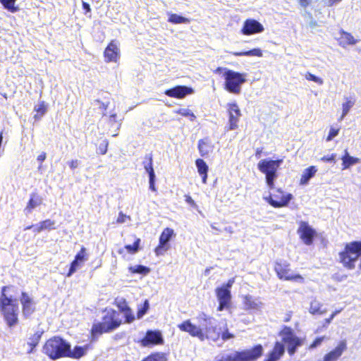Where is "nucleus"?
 Listing matches in <instances>:
<instances>
[{"label": "nucleus", "instance_id": "nucleus-1", "mask_svg": "<svg viewBox=\"0 0 361 361\" xmlns=\"http://www.w3.org/2000/svg\"><path fill=\"white\" fill-rule=\"evenodd\" d=\"M198 325L192 324L190 319L178 325V329L188 333L192 337H197L203 341L205 339L217 341L221 335V326L214 324V319L204 313L197 317Z\"/></svg>", "mask_w": 361, "mask_h": 361}, {"label": "nucleus", "instance_id": "nucleus-2", "mask_svg": "<svg viewBox=\"0 0 361 361\" xmlns=\"http://www.w3.org/2000/svg\"><path fill=\"white\" fill-rule=\"evenodd\" d=\"M12 286H4L0 296V311L10 327L17 324L18 319V305L16 299L13 298Z\"/></svg>", "mask_w": 361, "mask_h": 361}, {"label": "nucleus", "instance_id": "nucleus-3", "mask_svg": "<svg viewBox=\"0 0 361 361\" xmlns=\"http://www.w3.org/2000/svg\"><path fill=\"white\" fill-rule=\"evenodd\" d=\"M215 74L221 75L224 79V88L233 94L241 92L242 85L247 81V73H240L225 67H218L214 71Z\"/></svg>", "mask_w": 361, "mask_h": 361}, {"label": "nucleus", "instance_id": "nucleus-4", "mask_svg": "<svg viewBox=\"0 0 361 361\" xmlns=\"http://www.w3.org/2000/svg\"><path fill=\"white\" fill-rule=\"evenodd\" d=\"M121 323L119 314L114 310L109 309L105 311L102 322L94 324L92 328L93 337L103 333L111 331L118 328Z\"/></svg>", "mask_w": 361, "mask_h": 361}, {"label": "nucleus", "instance_id": "nucleus-5", "mask_svg": "<svg viewBox=\"0 0 361 361\" xmlns=\"http://www.w3.org/2000/svg\"><path fill=\"white\" fill-rule=\"evenodd\" d=\"M68 343L59 336H54L46 341L42 352L51 360L66 357Z\"/></svg>", "mask_w": 361, "mask_h": 361}, {"label": "nucleus", "instance_id": "nucleus-6", "mask_svg": "<svg viewBox=\"0 0 361 361\" xmlns=\"http://www.w3.org/2000/svg\"><path fill=\"white\" fill-rule=\"evenodd\" d=\"M283 159L270 160L264 159L257 164V168L261 173L265 175L266 183L269 188L274 187V180L277 178V171L280 168Z\"/></svg>", "mask_w": 361, "mask_h": 361}, {"label": "nucleus", "instance_id": "nucleus-7", "mask_svg": "<svg viewBox=\"0 0 361 361\" xmlns=\"http://www.w3.org/2000/svg\"><path fill=\"white\" fill-rule=\"evenodd\" d=\"M340 260L343 264L352 269L355 262L361 256V242H352L345 245V250L340 253Z\"/></svg>", "mask_w": 361, "mask_h": 361}, {"label": "nucleus", "instance_id": "nucleus-8", "mask_svg": "<svg viewBox=\"0 0 361 361\" xmlns=\"http://www.w3.org/2000/svg\"><path fill=\"white\" fill-rule=\"evenodd\" d=\"M235 283V279H230L226 283L222 284L215 290L217 300L219 302L218 311H223L230 307L231 301V288Z\"/></svg>", "mask_w": 361, "mask_h": 361}, {"label": "nucleus", "instance_id": "nucleus-9", "mask_svg": "<svg viewBox=\"0 0 361 361\" xmlns=\"http://www.w3.org/2000/svg\"><path fill=\"white\" fill-rule=\"evenodd\" d=\"M280 336L282 341L286 345L287 350L290 355L295 353L296 348L304 344L305 338L296 336L293 331L290 328L285 326L280 332Z\"/></svg>", "mask_w": 361, "mask_h": 361}, {"label": "nucleus", "instance_id": "nucleus-10", "mask_svg": "<svg viewBox=\"0 0 361 361\" xmlns=\"http://www.w3.org/2000/svg\"><path fill=\"white\" fill-rule=\"evenodd\" d=\"M293 199L290 193L286 192L281 189L276 190L273 194L264 197V200L275 208L286 207Z\"/></svg>", "mask_w": 361, "mask_h": 361}, {"label": "nucleus", "instance_id": "nucleus-11", "mask_svg": "<svg viewBox=\"0 0 361 361\" xmlns=\"http://www.w3.org/2000/svg\"><path fill=\"white\" fill-rule=\"evenodd\" d=\"M275 271L280 279L294 281L300 283L304 281V279L301 275L295 273L289 268V264L277 263L275 266Z\"/></svg>", "mask_w": 361, "mask_h": 361}, {"label": "nucleus", "instance_id": "nucleus-12", "mask_svg": "<svg viewBox=\"0 0 361 361\" xmlns=\"http://www.w3.org/2000/svg\"><path fill=\"white\" fill-rule=\"evenodd\" d=\"M226 109L228 115V130H235L238 128V122L242 116L240 107L235 102H232L226 104Z\"/></svg>", "mask_w": 361, "mask_h": 361}, {"label": "nucleus", "instance_id": "nucleus-13", "mask_svg": "<svg viewBox=\"0 0 361 361\" xmlns=\"http://www.w3.org/2000/svg\"><path fill=\"white\" fill-rule=\"evenodd\" d=\"M175 235L174 231L170 228L164 229L159 236V245L155 248L154 252L157 256L163 255L170 247L168 243Z\"/></svg>", "mask_w": 361, "mask_h": 361}, {"label": "nucleus", "instance_id": "nucleus-14", "mask_svg": "<svg viewBox=\"0 0 361 361\" xmlns=\"http://www.w3.org/2000/svg\"><path fill=\"white\" fill-rule=\"evenodd\" d=\"M263 353V348L261 345H257L252 349H247L241 352H234L236 361H249L254 360L259 357Z\"/></svg>", "mask_w": 361, "mask_h": 361}, {"label": "nucleus", "instance_id": "nucleus-15", "mask_svg": "<svg viewBox=\"0 0 361 361\" xmlns=\"http://www.w3.org/2000/svg\"><path fill=\"white\" fill-rule=\"evenodd\" d=\"M264 27L262 24L255 19H247L244 21L241 33L244 35H252L264 32Z\"/></svg>", "mask_w": 361, "mask_h": 361}, {"label": "nucleus", "instance_id": "nucleus-16", "mask_svg": "<svg viewBox=\"0 0 361 361\" xmlns=\"http://www.w3.org/2000/svg\"><path fill=\"white\" fill-rule=\"evenodd\" d=\"M298 233L302 242L310 245L312 243L313 238L316 235V231L305 221H300Z\"/></svg>", "mask_w": 361, "mask_h": 361}, {"label": "nucleus", "instance_id": "nucleus-17", "mask_svg": "<svg viewBox=\"0 0 361 361\" xmlns=\"http://www.w3.org/2000/svg\"><path fill=\"white\" fill-rule=\"evenodd\" d=\"M104 55L106 62H118L121 56L119 43L116 40H112L105 49Z\"/></svg>", "mask_w": 361, "mask_h": 361}, {"label": "nucleus", "instance_id": "nucleus-18", "mask_svg": "<svg viewBox=\"0 0 361 361\" xmlns=\"http://www.w3.org/2000/svg\"><path fill=\"white\" fill-rule=\"evenodd\" d=\"M242 304L245 310H261L264 307L263 302L259 298H255L247 294L241 296Z\"/></svg>", "mask_w": 361, "mask_h": 361}, {"label": "nucleus", "instance_id": "nucleus-19", "mask_svg": "<svg viewBox=\"0 0 361 361\" xmlns=\"http://www.w3.org/2000/svg\"><path fill=\"white\" fill-rule=\"evenodd\" d=\"M163 342L164 339L159 331H148L140 343L142 346L148 347L152 345L162 344Z\"/></svg>", "mask_w": 361, "mask_h": 361}, {"label": "nucleus", "instance_id": "nucleus-20", "mask_svg": "<svg viewBox=\"0 0 361 361\" xmlns=\"http://www.w3.org/2000/svg\"><path fill=\"white\" fill-rule=\"evenodd\" d=\"M194 92V90L192 87L187 86H176L173 88L166 90L164 94L168 97L183 99L185 96L192 94Z\"/></svg>", "mask_w": 361, "mask_h": 361}, {"label": "nucleus", "instance_id": "nucleus-21", "mask_svg": "<svg viewBox=\"0 0 361 361\" xmlns=\"http://www.w3.org/2000/svg\"><path fill=\"white\" fill-rule=\"evenodd\" d=\"M23 314L25 317H30L35 310V303L32 298L26 293H22L20 298Z\"/></svg>", "mask_w": 361, "mask_h": 361}, {"label": "nucleus", "instance_id": "nucleus-22", "mask_svg": "<svg viewBox=\"0 0 361 361\" xmlns=\"http://www.w3.org/2000/svg\"><path fill=\"white\" fill-rule=\"evenodd\" d=\"M347 348L345 341H341L337 346L326 354L323 358V361H336Z\"/></svg>", "mask_w": 361, "mask_h": 361}, {"label": "nucleus", "instance_id": "nucleus-23", "mask_svg": "<svg viewBox=\"0 0 361 361\" xmlns=\"http://www.w3.org/2000/svg\"><path fill=\"white\" fill-rule=\"evenodd\" d=\"M43 203V198L37 193H31L29 201L25 208L26 214H31L33 209L39 207Z\"/></svg>", "mask_w": 361, "mask_h": 361}, {"label": "nucleus", "instance_id": "nucleus-24", "mask_svg": "<svg viewBox=\"0 0 361 361\" xmlns=\"http://www.w3.org/2000/svg\"><path fill=\"white\" fill-rule=\"evenodd\" d=\"M89 349V345L83 346L76 345L73 350L71 349V345L68 343V349L66 350V357L79 359L86 355Z\"/></svg>", "mask_w": 361, "mask_h": 361}, {"label": "nucleus", "instance_id": "nucleus-25", "mask_svg": "<svg viewBox=\"0 0 361 361\" xmlns=\"http://www.w3.org/2000/svg\"><path fill=\"white\" fill-rule=\"evenodd\" d=\"M338 42L340 46L345 48L347 46L355 45L358 42L350 33L341 31L340 37L338 38Z\"/></svg>", "mask_w": 361, "mask_h": 361}, {"label": "nucleus", "instance_id": "nucleus-26", "mask_svg": "<svg viewBox=\"0 0 361 361\" xmlns=\"http://www.w3.org/2000/svg\"><path fill=\"white\" fill-rule=\"evenodd\" d=\"M195 165L197 169V172L202 177V181L204 184L207 183L208 177L209 167L206 162L202 159H197L195 161Z\"/></svg>", "mask_w": 361, "mask_h": 361}, {"label": "nucleus", "instance_id": "nucleus-27", "mask_svg": "<svg viewBox=\"0 0 361 361\" xmlns=\"http://www.w3.org/2000/svg\"><path fill=\"white\" fill-rule=\"evenodd\" d=\"M214 146L212 142L207 139H202L199 141L198 149L201 156L204 157L212 152Z\"/></svg>", "mask_w": 361, "mask_h": 361}, {"label": "nucleus", "instance_id": "nucleus-28", "mask_svg": "<svg viewBox=\"0 0 361 361\" xmlns=\"http://www.w3.org/2000/svg\"><path fill=\"white\" fill-rule=\"evenodd\" d=\"M343 170L349 169L350 166H354L360 162V159L357 157L350 156L347 150H345V154L341 158Z\"/></svg>", "mask_w": 361, "mask_h": 361}, {"label": "nucleus", "instance_id": "nucleus-29", "mask_svg": "<svg viewBox=\"0 0 361 361\" xmlns=\"http://www.w3.org/2000/svg\"><path fill=\"white\" fill-rule=\"evenodd\" d=\"M284 353L283 345L277 342L272 352L269 355L268 358L264 361H277Z\"/></svg>", "mask_w": 361, "mask_h": 361}, {"label": "nucleus", "instance_id": "nucleus-30", "mask_svg": "<svg viewBox=\"0 0 361 361\" xmlns=\"http://www.w3.org/2000/svg\"><path fill=\"white\" fill-rule=\"evenodd\" d=\"M317 169L315 166H312L307 169H305L302 174L301 176L300 180V184L305 185H307L309 182V180L314 176L315 173H317Z\"/></svg>", "mask_w": 361, "mask_h": 361}, {"label": "nucleus", "instance_id": "nucleus-31", "mask_svg": "<svg viewBox=\"0 0 361 361\" xmlns=\"http://www.w3.org/2000/svg\"><path fill=\"white\" fill-rule=\"evenodd\" d=\"M323 305L317 300H313L310 302L309 312L312 314H323L326 310L322 309Z\"/></svg>", "mask_w": 361, "mask_h": 361}, {"label": "nucleus", "instance_id": "nucleus-32", "mask_svg": "<svg viewBox=\"0 0 361 361\" xmlns=\"http://www.w3.org/2000/svg\"><path fill=\"white\" fill-rule=\"evenodd\" d=\"M344 100V102L342 104V114L339 121H342L348 115L355 104V101L350 97H345Z\"/></svg>", "mask_w": 361, "mask_h": 361}, {"label": "nucleus", "instance_id": "nucleus-33", "mask_svg": "<svg viewBox=\"0 0 361 361\" xmlns=\"http://www.w3.org/2000/svg\"><path fill=\"white\" fill-rule=\"evenodd\" d=\"M128 271L131 274H138L146 276L150 272V269L143 265L135 264L128 267Z\"/></svg>", "mask_w": 361, "mask_h": 361}, {"label": "nucleus", "instance_id": "nucleus-34", "mask_svg": "<svg viewBox=\"0 0 361 361\" xmlns=\"http://www.w3.org/2000/svg\"><path fill=\"white\" fill-rule=\"evenodd\" d=\"M231 54L233 55V56H258V57H262V51L259 49V48H255V49H253L252 50H250V51H234V52H231Z\"/></svg>", "mask_w": 361, "mask_h": 361}, {"label": "nucleus", "instance_id": "nucleus-35", "mask_svg": "<svg viewBox=\"0 0 361 361\" xmlns=\"http://www.w3.org/2000/svg\"><path fill=\"white\" fill-rule=\"evenodd\" d=\"M169 21L173 24H181V23H190V20L185 17L178 16L175 13H169Z\"/></svg>", "mask_w": 361, "mask_h": 361}, {"label": "nucleus", "instance_id": "nucleus-36", "mask_svg": "<svg viewBox=\"0 0 361 361\" xmlns=\"http://www.w3.org/2000/svg\"><path fill=\"white\" fill-rule=\"evenodd\" d=\"M173 112L177 114H180L184 117H188L191 121H194L196 118L195 115L188 108H180L174 110Z\"/></svg>", "mask_w": 361, "mask_h": 361}, {"label": "nucleus", "instance_id": "nucleus-37", "mask_svg": "<svg viewBox=\"0 0 361 361\" xmlns=\"http://www.w3.org/2000/svg\"><path fill=\"white\" fill-rule=\"evenodd\" d=\"M166 355L162 353H153L142 361H166Z\"/></svg>", "mask_w": 361, "mask_h": 361}, {"label": "nucleus", "instance_id": "nucleus-38", "mask_svg": "<svg viewBox=\"0 0 361 361\" xmlns=\"http://www.w3.org/2000/svg\"><path fill=\"white\" fill-rule=\"evenodd\" d=\"M220 336L221 337V339L225 341L233 338L235 335L229 332L227 324L225 323L223 326H221Z\"/></svg>", "mask_w": 361, "mask_h": 361}, {"label": "nucleus", "instance_id": "nucleus-39", "mask_svg": "<svg viewBox=\"0 0 361 361\" xmlns=\"http://www.w3.org/2000/svg\"><path fill=\"white\" fill-rule=\"evenodd\" d=\"M35 111L37 112V114L35 115L34 118L35 119H39L46 113V105L44 102H40L35 106Z\"/></svg>", "mask_w": 361, "mask_h": 361}, {"label": "nucleus", "instance_id": "nucleus-40", "mask_svg": "<svg viewBox=\"0 0 361 361\" xmlns=\"http://www.w3.org/2000/svg\"><path fill=\"white\" fill-rule=\"evenodd\" d=\"M16 0H0L4 8L12 13L16 12L18 8L15 6Z\"/></svg>", "mask_w": 361, "mask_h": 361}, {"label": "nucleus", "instance_id": "nucleus-41", "mask_svg": "<svg viewBox=\"0 0 361 361\" xmlns=\"http://www.w3.org/2000/svg\"><path fill=\"white\" fill-rule=\"evenodd\" d=\"M75 259L82 263H85L88 260V254L87 253L85 247H81L80 250L75 256Z\"/></svg>", "mask_w": 361, "mask_h": 361}, {"label": "nucleus", "instance_id": "nucleus-42", "mask_svg": "<svg viewBox=\"0 0 361 361\" xmlns=\"http://www.w3.org/2000/svg\"><path fill=\"white\" fill-rule=\"evenodd\" d=\"M83 264L84 263H82L81 262H78V260L74 259V260L71 264V267H70L69 271L67 274V276L68 277L71 276L75 272H76V271L78 269H80L83 265Z\"/></svg>", "mask_w": 361, "mask_h": 361}, {"label": "nucleus", "instance_id": "nucleus-43", "mask_svg": "<svg viewBox=\"0 0 361 361\" xmlns=\"http://www.w3.org/2000/svg\"><path fill=\"white\" fill-rule=\"evenodd\" d=\"M140 239L137 238L133 245H128L125 246V249L128 251V252L131 254L136 253L139 250V245L140 243Z\"/></svg>", "mask_w": 361, "mask_h": 361}, {"label": "nucleus", "instance_id": "nucleus-44", "mask_svg": "<svg viewBox=\"0 0 361 361\" xmlns=\"http://www.w3.org/2000/svg\"><path fill=\"white\" fill-rule=\"evenodd\" d=\"M305 78L306 80H310V81H313L319 85H322L324 83V80L322 78H321L318 76H316L309 72L305 73Z\"/></svg>", "mask_w": 361, "mask_h": 361}, {"label": "nucleus", "instance_id": "nucleus-45", "mask_svg": "<svg viewBox=\"0 0 361 361\" xmlns=\"http://www.w3.org/2000/svg\"><path fill=\"white\" fill-rule=\"evenodd\" d=\"M339 130L340 129L338 128H336L331 126L329 129V135L326 137V140L327 142L331 141L335 137H336L338 135Z\"/></svg>", "mask_w": 361, "mask_h": 361}, {"label": "nucleus", "instance_id": "nucleus-46", "mask_svg": "<svg viewBox=\"0 0 361 361\" xmlns=\"http://www.w3.org/2000/svg\"><path fill=\"white\" fill-rule=\"evenodd\" d=\"M214 361H236V357H235L234 353L229 355L217 357Z\"/></svg>", "mask_w": 361, "mask_h": 361}, {"label": "nucleus", "instance_id": "nucleus-47", "mask_svg": "<svg viewBox=\"0 0 361 361\" xmlns=\"http://www.w3.org/2000/svg\"><path fill=\"white\" fill-rule=\"evenodd\" d=\"M40 224L43 230L53 229L54 228L55 221L50 219H47L43 221H41Z\"/></svg>", "mask_w": 361, "mask_h": 361}, {"label": "nucleus", "instance_id": "nucleus-48", "mask_svg": "<svg viewBox=\"0 0 361 361\" xmlns=\"http://www.w3.org/2000/svg\"><path fill=\"white\" fill-rule=\"evenodd\" d=\"M149 307V302L147 300H145L144 302V305L142 307L140 308L137 311V318L140 319L142 317L145 313L147 312L148 309Z\"/></svg>", "mask_w": 361, "mask_h": 361}, {"label": "nucleus", "instance_id": "nucleus-49", "mask_svg": "<svg viewBox=\"0 0 361 361\" xmlns=\"http://www.w3.org/2000/svg\"><path fill=\"white\" fill-rule=\"evenodd\" d=\"M146 172L149 174V177H156L154 171V169L152 166V159L150 158L149 163L145 164L144 166Z\"/></svg>", "mask_w": 361, "mask_h": 361}, {"label": "nucleus", "instance_id": "nucleus-50", "mask_svg": "<svg viewBox=\"0 0 361 361\" xmlns=\"http://www.w3.org/2000/svg\"><path fill=\"white\" fill-rule=\"evenodd\" d=\"M109 142L106 140H104L98 147V153L105 154L108 149Z\"/></svg>", "mask_w": 361, "mask_h": 361}, {"label": "nucleus", "instance_id": "nucleus-51", "mask_svg": "<svg viewBox=\"0 0 361 361\" xmlns=\"http://www.w3.org/2000/svg\"><path fill=\"white\" fill-rule=\"evenodd\" d=\"M123 314L126 317V322L131 323L132 322L134 321L135 317L133 314L132 310L130 308H128L126 312H124Z\"/></svg>", "mask_w": 361, "mask_h": 361}, {"label": "nucleus", "instance_id": "nucleus-52", "mask_svg": "<svg viewBox=\"0 0 361 361\" xmlns=\"http://www.w3.org/2000/svg\"><path fill=\"white\" fill-rule=\"evenodd\" d=\"M324 339V336L317 338L312 344L310 345L309 349H313L319 346Z\"/></svg>", "mask_w": 361, "mask_h": 361}, {"label": "nucleus", "instance_id": "nucleus-53", "mask_svg": "<svg viewBox=\"0 0 361 361\" xmlns=\"http://www.w3.org/2000/svg\"><path fill=\"white\" fill-rule=\"evenodd\" d=\"M117 305L123 313L129 308L126 304V302L124 300L117 302Z\"/></svg>", "mask_w": 361, "mask_h": 361}, {"label": "nucleus", "instance_id": "nucleus-54", "mask_svg": "<svg viewBox=\"0 0 361 361\" xmlns=\"http://www.w3.org/2000/svg\"><path fill=\"white\" fill-rule=\"evenodd\" d=\"M127 219H130V217L121 212V213H119V215H118V217L116 221L118 224H123V223L126 222Z\"/></svg>", "mask_w": 361, "mask_h": 361}, {"label": "nucleus", "instance_id": "nucleus-55", "mask_svg": "<svg viewBox=\"0 0 361 361\" xmlns=\"http://www.w3.org/2000/svg\"><path fill=\"white\" fill-rule=\"evenodd\" d=\"M341 1L342 0H322L324 4L327 6H332Z\"/></svg>", "mask_w": 361, "mask_h": 361}, {"label": "nucleus", "instance_id": "nucleus-56", "mask_svg": "<svg viewBox=\"0 0 361 361\" xmlns=\"http://www.w3.org/2000/svg\"><path fill=\"white\" fill-rule=\"evenodd\" d=\"M32 227L34 228V231L37 233H40L41 231H43V228L40 224V223H39L38 224L35 225V226H27L25 228V230L27 229H30Z\"/></svg>", "mask_w": 361, "mask_h": 361}, {"label": "nucleus", "instance_id": "nucleus-57", "mask_svg": "<svg viewBox=\"0 0 361 361\" xmlns=\"http://www.w3.org/2000/svg\"><path fill=\"white\" fill-rule=\"evenodd\" d=\"M336 154H332L331 155L324 156L322 157V160L324 161H333L335 160Z\"/></svg>", "mask_w": 361, "mask_h": 361}, {"label": "nucleus", "instance_id": "nucleus-58", "mask_svg": "<svg viewBox=\"0 0 361 361\" xmlns=\"http://www.w3.org/2000/svg\"><path fill=\"white\" fill-rule=\"evenodd\" d=\"M185 200L188 204H189L192 207H195L197 206L196 203L190 195H185Z\"/></svg>", "mask_w": 361, "mask_h": 361}, {"label": "nucleus", "instance_id": "nucleus-59", "mask_svg": "<svg viewBox=\"0 0 361 361\" xmlns=\"http://www.w3.org/2000/svg\"><path fill=\"white\" fill-rule=\"evenodd\" d=\"M340 312H341V310H336L335 312H334L331 314V316H330L329 318H327V319H325V322H326V324H330V323L331 322V321L333 320V319L334 318V317H335L338 313H339Z\"/></svg>", "mask_w": 361, "mask_h": 361}, {"label": "nucleus", "instance_id": "nucleus-60", "mask_svg": "<svg viewBox=\"0 0 361 361\" xmlns=\"http://www.w3.org/2000/svg\"><path fill=\"white\" fill-rule=\"evenodd\" d=\"M298 1H299L300 5L304 8L309 6L312 1V0H298Z\"/></svg>", "mask_w": 361, "mask_h": 361}, {"label": "nucleus", "instance_id": "nucleus-61", "mask_svg": "<svg viewBox=\"0 0 361 361\" xmlns=\"http://www.w3.org/2000/svg\"><path fill=\"white\" fill-rule=\"evenodd\" d=\"M154 182H155V177H150L149 178V188L152 191H156V188H155V185H154Z\"/></svg>", "mask_w": 361, "mask_h": 361}, {"label": "nucleus", "instance_id": "nucleus-62", "mask_svg": "<svg viewBox=\"0 0 361 361\" xmlns=\"http://www.w3.org/2000/svg\"><path fill=\"white\" fill-rule=\"evenodd\" d=\"M68 164L71 169H75L78 166L79 163L78 160H72Z\"/></svg>", "mask_w": 361, "mask_h": 361}, {"label": "nucleus", "instance_id": "nucleus-63", "mask_svg": "<svg viewBox=\"0 0 361 361\" xmlns=\"http://www.w3.org/2000/svg\"><path fill=\"white\" fill-rule=\"evenodd\" d=\"M116 118H117V116L116 114H112L111 115H110L109 118V123L111 124L116 123L117 122Z\"/></svg>", "mask_w": 361, "mask_h": 361}, {"label": "nucleus", "instance_id": "nucleus-64", "mask_svg": "<svg viewBox=\"0 0 361 361\" xmlns=\"http://www.w3.org/2000/svg\"><path fill=\"white\" fill-rule=\"evenodd\" d=\"M46 159V154L44 152L41 153L39 155H38L37 159V161L42 162Z\"/></svg>", "mask_w": 361, "mask_h": 361}]
</instances>
